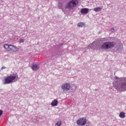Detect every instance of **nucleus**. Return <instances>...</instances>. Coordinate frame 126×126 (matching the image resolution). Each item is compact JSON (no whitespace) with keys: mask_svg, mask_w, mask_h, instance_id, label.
Segmentation results:
<instances>
[{"mask_svg":"<svg viewBox=\"0 0 126 126\" xmlns=\"http://www.w3.org/2000/svg\"><path fill=\"white\" fill-rule=\"evenodd\" d=\"M113 87L117 91H126V78L122 77L119 79V82H114Z\"/></svg>","mask_w":126,"mask_h":126,"instance_id":"obj_1","label":"nucleus"},{"mask_svg":"<svg viewBox=\"0 0 126 126\" xmlns=\"http://www.w3.org/2000/svg\"><path fill=\"white\" fill-rule=\"evenodd\" d=\"M78 0H71L67 3L65 6V11L68 10H71L73 9L74 7H76L77 5L78 4Z\"/></svg>","mask_w":126,"mask_h":126,"instance_id":"obj_2","label":"nucleus"},{"mask_svg":"<svg viewBox=\"0 0 126 126\" xmlns=\"http://www.w3.org/2000/svg\"><path fill=\"white\" fill-rule=\"evenodd\" d=\"M115 46H116V42L106 41L101 45V48L102 50H109V49L115 48Z\"/></svg>","mask_w":126,"mask_h":126,"instance_id":"obj_3","label":"nucleus"},{"mask_svg":"<svg viewBox=\"0 0 126 126\" xmlns=\"http://www.w3.org/2000/svg\"><path fill=\"white\" fill-rule=\"evenodd\" d=\"M16 78H18V75L16 73L14 74V75H11L7 77L5 79L3 84H10V83H12V82H15L16 81L15 79Z\"/></svg>","mask_w":126,"mask_h":126,"instance_id":"obj_4","label":"nucleus"},{"mask_svg":"<svg viewBox=\"0 0 126 126\" xmlns=\"http://www.w3.org/2000/svg\"><path fill=\"white\" fill-rule=\"evenodd\" d=\"M61 88L63 92H67V91L70 90V84L69 83H65L62 85Z\"/></svg>","mask_w":126,"mask_h":126,"instance_id":"obj_5","label":"nucleus"},{"mask_svg":"<svg viewBox=\"0 0 126 126\" xmlns=\"http://www.w3.org/2000/svg\"><path fill=\"white\" fill-rule=\"evenodd\" d=\"M76 123L79 126H85L87 123V119L85 117L81 118L77 121Z\"/></svg>","mask_w":126,"mask_h":126,"instance_id":"obj_6","label":"nucleus"},{"mask_svg":"<svg viewBox=\"0 0 126 126\" xmlns=\"http://www.w3.org/2000/svg\"><path fill=\"white\" fill-rule=\"evenodd\" d=\"M89 12V9L87 8H83L81 9V13L82 14H87Z\"/></svg>","mask_w":126,"mask_h":126,"instance_id":"obj_7","label":"nucleus"},{"mask_svg":"<svg viewBox=\"0 0 126 126\" xmlns=\"http://www.w3.org/2000/svg\"><path fill=\"white\" fill-rule=\"evenodd\" d=\"M59 104V101L57 99H55L52 101L51 102V106L52 107H55L56 106H58V104Z\"/></svg>","mask_w":126,"mask_h":126,"instance_id":"obj_8","label":"nucleus"},{"mask_svg":"<svg viewBox=\"0 0 126 126\" xmlns=\"http://www.w3.org/2000/svg\"><path fill=\"white\" fill-rule=\"evenodd\" d=\"M103 8V6L101 7H97L94 8V11L95 12H99V11H101V10Z\"/></svg>","mask_w":126,"mask_h":126,"instance_id":"obj_9","label":"nucleus"},{"mask_svg":"<svg viewBox=\"0 0 126 126\" xmlns=\"http://www.w3.org/2000/svg\"><path fill=\"white\" fill-rule=\"evenodd\" d=\"M119 117L121 118V119H125V118H126V113L124 112H120Z\"/></svg>","mask_w":126,"mask_h":126,"instance_id":"obj_10","label":"nucleus"},{"mask_svg":"<svg viewBox=\"0 0 126 126\" xmlns=\"http://www.w3.org/2000/svg\"><path fill=\"white\" fill-rule=\"evenodd\" d=\"M32 70H38L39 69V65L37 64H33L32 67Z\"/></svg>","mask_w":126,"mask_h":126,"instance_id":"obj_11","label":"nucleus"},{"mask_svg":"<svg viewBox=\"0 0 126 126\" xmlns=\"http://www.w3.org/2000/svg\"><path fill=\"white\" fill-rule=\"evenodd\" d=\"M96 47H97V44H96V42L94 41L90 46V47L92 48V49H95Z\"/></svg>","mask_w":126,"mask_h":126,"instance_id":"obj_12","label":"nucleus"},{"mask_svg":"<svg viewBox=\"0 0 126 126\" xmlns=\"http://www.w3.org/2000/svg\"><path fill=\"white\" fill-rule=\"evenodd\" d=\"M63 3H60L58 6V8L60 9H62L63 11L64 12V13H65V10H63Z\"/></svg>","mask_w":126,"mask_h":126,"instance_id":"obj_13","label":"nucleus"},{"mask_svg":"<svg viewBox=\"0 0 126 126\" xmlns=\"http://www.w3.org/2000/svg\"><path fill=\"white\" fill-rule=\"evenodd\" d=\"M117 51H119V52H121V51H123V44H120L119 47L118 46L117 47Z\"/></svg>","mask_w":126,"mask_h":126,"instance_id":"obj_14","label":"nucleus"},{"mask_svg":"<svg viewBox=\"0 0 126 126\" xmlns=\"http://www.w3.org/2000/svg\"><path fill=\"white\" fill-rule=\"evenodd\" d=\"M13 45H9V49L8 51H10V52H12V50H13Z\"/></svg>","mask_w":126,"mask_h":126,"instance_id":"obj_15","label":"nucleus"},{"mask_svg":"<svg viewBox=\"0 0 126 126\" xmlns=\"http://www.w3.org/2000/svg\"><path fill=\"white\" fill-rule=\"evenodd\" d=\"M84 24H85L84 23L81 22V23H78L77 24V26L78 27H79V28L83 27Z\"/></svg>","mask_w":126,"mask_h":126,"instance_id":"obj_16","label":"nucleus"},{"mask_svg":"<svg viewBox=\"0 0 126 126\" xmlns=\"http://www.w3.org/2000/svg\"><path fill=\"white\" fill-rule=\"evenodd\" d=\"M19 49L16 46H14L12 52H17Z\"/></svg>","mask_w":126,"mask_h":126,"instance_id":"obj_17","label":"nucleus"},{"mask_svg":"<svg viewBox=\"0 0 126 126\" xmlns=\"http://www.w3.org/2000/svg\"><path fill=\"white\" fill-rule=\"evenodd\" d=\"M4 49H5V50H7V51H8V49L9 48V45L4 44Z\"/></svg>","mask_w":126,"mask_h":126,"instance_id":"obj_18","label":"nucleus"},{"mask_svg":"<svg viewBox=\"0 0 126 126\" xmlns=\"http://www.w3.org/2000/svg\"><path fill=\"white\" fill-rule=\"evenodd\" d=\"M62 126V121H58L56 124L55 126Z\"/></svg>","mask_w":126,"mask_h":126,"instance_id":"obj_19","label":"nucleus"},{"mask_svg":"<svg viewBox=\"0 0 126 126\" xmlns=\"http://www.w3.org/2000/svg\"><path fill=\"white\" fill-rule=\"evenodd\" d=\"M25 42V40L24 39H21L20 40H19V43H24Z\"/></svg>","mask_w":126,"mask_h":126,"instance_id":"obj_20","label":"nucleus"},{"mask_svg":"<svg viewBox=\"0 0 126 126\" xmlns=\"http://www.w3.org/2000/svg\"><path fill=\"white\" fill-rule=\"evenodd\" d=\"M86 124H87V125H88V126H90V125H91V122H90V121H87Z\"/></svg>","mask_w":126,"mask_h":126,"instance_id":"obj_21","label":"nucleus"},{"mask_svg":"<svg viewBox=\"0 0 126 126\" xmlns=\"http://www.w3.org/2000/svg\"><path fill=\"white\" fill-rule=\"evenodd\" d=\"M114 78H115V79H116L117 80H119V77H118L117 76H115Z\"/></svg>","mask_w":126,"mask_h":126,"instance_id":"obj_22","label":"nucleus"},{"mask_svg":"<svg viewBox=\"0 0 126 126\" xmlns=\"http://www.w3.org/2000/svg\"><path fill=\"white\" fill-rule=\"evenodd\" d=\"M110 31H111V32H114L115 31V29L112 28V29L110 30Z\"/></svg>","mask_w":126,"mask_h":126,"instance_id":"obj_23","label":"nucleus"},{"mask_svg":"<svg viewBox=\"0 0 126 126\" xmlns=\"http://www.w3.org/2000/svg\"><path fill=\"white\" fill-rule=\"evenodd\" d=\"M1 115H2V110H0V117L1 116Z\"/></svg>","mask_w":126,"mask_h":126,"instance_id":"obj_24","label":"nucleus"},{"mask_svg":"<svg viewBox=\"0 0 126 126\" xmlns=\"http://www.w3.org/2000/svg\"><path fill=\"white\" fill-rule=\"evenodd\" d=\"M6 67L5 66H2L1 68V69L2 70V69H5Z\"/></svg>","mask_w":126,"mask_h":126,"instance_id":"obj_25","label":"nucleus"},{"mask_svg":"<svg viewBox=\"0 0 126 126\" xmlns=\"http://www.w3.org/2000/svg\"><path fill=\"white\" fill-rule=\"evenodd\" d=\"M53 57H54V56H52H52H49V58H50L49 60H50V59L53 58Z\"/></svg>","mask_w":126,"mask_h":126,"instance_id":"obj_26","label":"nucleus"},{"mask_svg":"<svg viewBox=\"0 0 126 126\" xmlns=\"http://www.w3.org/2000/svg\"><path fill=\"white\" fill-rule=\"evenodd\" d=\"M104 40H106V38H103Z\"/></svg>","mask_w":126,"mask_h":126,"instance_id":"obj_27","label":"nucleus"},{"mask_svg":"<svg viewBox=\"0 0 126 126\" xmlns=\"http://www.w3.org/2000/svg\"><path fill=\"white\" fill-rule=\"evenodd\" d=\"M75 89H76V88L75 87Z\"/></svg>","mask_w":126,"mask_h":126,"instance_id":"obj_28","label":"nucleus"}]
</instances>
